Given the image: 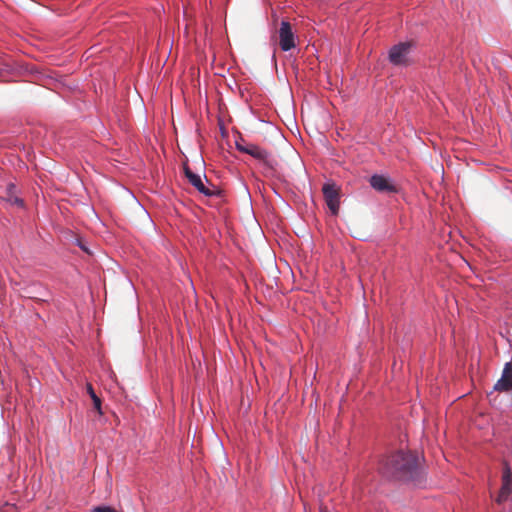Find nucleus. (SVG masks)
<instances>
[{
    "label": "nucleus",
    "instance_id": "obj_1",
    "mask_svg": "<svg viewBox=\"0 0 512 512\" xmlns=\"http://www.w3.org/2000/svg\"><path fill=\"white\" fill-rule=\"evenodd\" d=\"M379 471L387 478L403 481H418L420 476L416 455L404 451H397L383 459Z\"/></svg>",
    "mask_w": 512,
    "mask_h": 512
},
{
    "label": "nucleus",
    "instance_id": "obj_2",
    "mask_svg": "<svg viewBox=\"0 0 512 512\" xmlns=\"http://www.w3.org/2000/svg\"><path fill=\"white\" fill-rule=\"evenodd\" d=\"M413 47L412 42H402L394 45L389 51V60L393 65L406 66L410 63V53Z\"/></svg>",
    "mask_w": 512,
    "mask_h": 512
},
{
    "label": "nucleus",
    "instance_id": "obj_3",
    "mask_svg": "<svg viewBox=\"0 0 512 512\" xmlns=\"http://www.w3.org/2000/svg\"><path fill=\"white\" fill-rule=\"evenodd\" d=\"M184 173L189 183L194 186L201 194L210 197L218 193L216 186L211 185L212 188L207 187L202 181L201 176L192 172L187 165L184 166Z\"/></svg>",
    "mask_w": 512,
    "mask_h": 512
},
{
    "label": "nucleus",
    "instance_id": "obj_4",
    "mask_svg": "<svg viewBox=\"0 0 512 512\" xmlns=\"http://www.w3.org/2000/svg\"><path fill=\"white\" fill-rule=\"evenodd\" d=\"M512 492V470L508 462L503 463L502 486L496 498L498 504L505 502Z\"/></svg>",
    "mask_w": 512,
    "mask_h": 512
},
{
    "label": "nucleus",
    "instance_id": "obj_5",
    "mask_svg": "<svg viewBox=\"0 0 512 512\" xmlns=\"http://www.w3.org/2000/svg\"><path fill=\"white\" fill-rule=\"evenodd\" d=\"M322 192L325 198V202L333 215H337L339 212L340 195L339 189L334 184H324Z\"/></svg>",
    "mask_w": 512,
    "mask_h": 512
},
{
    "label": "nucleus",
    "instance_id": "obj_6",
    "mask_svg": "<svg viewBox=\"0 0 512 512\" xmlns=\"http://www.w3.org/2000/svg\"><path fill=\"white\" fill-rule=\"evenodd\" d=\"M279 45L283 51H289L295 47V38L289 22L282 21L279 29Z\"/></svg>",
    "mask_w": 512,
    "mask_h": 512
},
{
    "label": "nucleus",
    "instance_id": "obj_7",
    "mask_svg": "<svg viewBox=\"0 0 512 512\" xmlns=\"http://www.w3.org/2000/svg\"><path fill=\"white\" fill-rule=\"evenodd\" d=\"M494 390L497 392H512V362L504 365L501 378L495 383Z\"/></svg>",
    "mask_w": 512,
    "mask_h": 512
},
{
    "label": "nucleus",
    "instance_id": "obj_8",
    "mask_svg": "<svg viewBox=\"0 0 512 512\" xmlns=\"http://www.w3.org/2000/svg\"><path fill=\"white\" fill-rule=\"evenodd\" d=\"M248 155L262 162L269 168L274 167L275 160L272 158L271 154L256 144H252L251 147H249Z\"/></svg>",
    "mask_w": 512,
    "mask_h": 512
},
{
    "label": "nucleus",
    "instance_id": "obj_9",
    "mask_svg": "<svg viewBox=\"0 0 512 512\" xmlns=\"http://www.w3.org/2000/svg\"><path fill=\"white\" fill-rule=\"evenodd\" d=\"M369 183L373 189H375L378 192H395L396 188L393 184H391L388 180V178L382 176V175H373Z\"/></svg>",
    "mask_w": 512,
    "mask_h": 512
},
{
    "label": "nucleus",
    "instance_id": "obj_10",
    "mask_svg": "<svg viewBox=\"0 0 512 512\" xmlns=\"http://www.w3.org/2000/svg\"><path fill=\"white\" fill-rule=\"evenodd\" d=\"M15 185L9 184L6 188V196L3 198L11 204L23 206V200L15 195Z\"/></svg>",
    "mask_w": 512,
    "mask_h": 512
},
{
    "label": "nucleus",
    "instance_id": "obj_11",
    "mask_svg": "<svg viewBox=\"0 0 512 512\" xmlns=\"http://www.w3.org/2000/svg\"><path fill=\"white\" fill-rule=\"evenodd\" d=\"M86 388H87V392L88 394L90 395L92 401H93V405H94V408L95 410L100 414L102 415L103 412H102V402H101V399L96 395L92 385L90 383H87L86 385Z\"/></svg>",
    "mask_w": 512,
    "mask_h": 512
},
{
    "label": "nucleus",
    "instance_id": "obj_12",
    "mask_svg": "<svg viewBox=\"0 0 512 512\" xmlns=\"http://www.w3.org/2000/svg\"><path fill=\"white\" fill-rule=\"evenodd\" d=\"M252 144L253 143H247L245 141L236 142V148L238 151L248 154L249 147H251Z\"/></svg>",
    "mask_w": 512,
    "mask_h": 512
},
{
    "label": "nucleus",
    "instance_id": "obj_13",
    "mask_svg": "<svg viewBox=\"0 0 512 512\" xmlns=\"http://www.w3.org/2000/svg\"><path fill=\"white\" fill-rule=\"evenodd\" d=\"M91 512H117L116 509L110 506H97Z\"/></svg>",
    "mask_w": 512,
    "mask_h": 512
},
{
    "label": "nucleus",
    "instance_id": "obj_14",
    "mask_svg": "<svg viewBox=\"0 0 512 512\" xmlns=\"http://www.w3.org/2000/svg\"><path fill=\"white\" fill-rule=\"evenodd\" d=\"M320 512H328L327 507H325V506H320Z\"/></svg>",
    "mask_w": 512,
    "mask_h": 512
},
{
    "label": "nucleus",
    "instance_id": "obj_15",
    "mask_svg": "<svg viewBox=\"0 0 512 512\" xmlns=\"http://www.w3.org/2000/svg\"><path fill=\"white\" fill-rule=\"evenodd\" d=\"M79 246H80V247H81V249H82V250H84L85 252L90 253V252L88 251V249H87L84 245H82L81 243L79 244Z\"/></svg>",
    "mask_w": 512,
    "mask_h": 512
},
{
    "label": "nucleus",
    "instance_id": "obj_16",
    "mask_svg": "<svg viewBox=\"0 0 512 512\" xmlns=\"http://www.w3.org/2000/svg\"><path fill=\"white\" fill-rule=\"evenodd\" d=\"M4 72H5V69L0 67V77H2V76H3V73H4Z\"/></svg>",
    "mask_w": 512,
    "mask_h": 512
}]
</instances>
